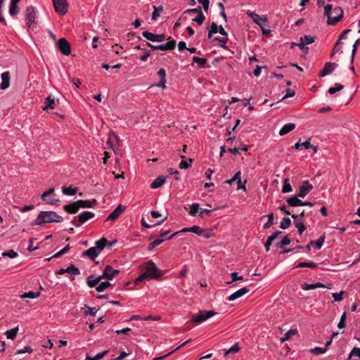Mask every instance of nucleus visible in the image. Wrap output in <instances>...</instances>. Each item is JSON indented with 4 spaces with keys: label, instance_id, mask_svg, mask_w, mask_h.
Segmentation results:
<instances>
[{
    "label": "nucleus",
    "instance_id": "nucleus-1",
    "mask_svg": "<svg viewBox=\"0 0 360 360\" xmlns=\"http://www.w3.org/2000/svg\"><path fill=\"white\" fill-rule=\"evenodd\" d=\"M143 269H145L144 272L134 281L136 285H138L146 279H157L162 276V270L158 269L156 264L152 261L146 262Z\"/></svg>",
    "mask_w": 360,
    "mask_h": 360
},
{
    "label": "nucleus",
    "instance_id": "nucleus-2",
    "mask_svg": "<svg viewBox=\"0 0 360 360\" xmlns=\"http://www.w3.org/2000/svg\"><path fill=\"white\" fill-rule=\"evenodd\" d=\"M63 221V217L53 211H41L32 226H43L47 223H59Z\"/></svg>",
    "mask_w": 360,
    "mask_h": 360
},
{
    "label": "nucleus",
    "instance_id": "nucleus-3",
    "mask_svg": "<svg viewBox=\"0 0 360 360\" xmlns=\"http://www.w3.org/2000/svg\"><path fill=\"white\" fill-rule=\"evenodd\" d=\"M214 314H216V312L212 310L200 311L198 314H195L191 316V321L198 324L212 317Z\"/></svg>",
    "mask_w": 360,
    "mask_h": 360
},
{
    "label": "nucleus",
    "instance_id": "nucleus-4",
    "mask_svg": "<svg viewBox=\"0 0 360 360\" xmlns=\"http://www.w3.org/2000/svg\"><path fill=\"white\" fill-rule=\"evenodd\" d=\"M55 11L60 15L68 13V3L67 0H53Z\"/></svg>",
    "mask_w": 360,
    "mask_h": 360
},
{
    "label": "nucleus",
    "instance_id": "nucleus-5",
    "mask_svg": "<svg viewBox=\"0 0 360 360\" xmlns=\"http://www.w3.org/2000/svg\"><path fill=\"white\" fill-rule=\"evenodd\" d=\"M333 13L335 15V17H329L327 20L328 25H335L342 20L344 15L343 10L340 7H335L333 9Z\"/></svg>",
    "mask_w": 360,
    "mask_h": 360
},
{
    "label": "nucleus",
    "instance_id": "nucleus-6",
    "mask_svg": "<svg viewBox=\"0 0 360 360\" xmlns=\"http://www.w3.org/2000/svg\"><path fill=\"white\" fill-rule=\"evenodd\" d=\"M57 46H58V49L60 50V51L63 54H64L65 56H69L70 54V53H71L70 45L66 39H65V38L59 39V40L58 41V43H57Z\"/></svg>",
    "mask_w": 360,
    "mask_h": 360
},
{
    "label": "nucleus",
    "instance_id": "nucleus-7",
    "mask_svg": "<svg viewBox=\"0 0 360 360\" xmlns=\"http://www.w3.org/2000/svg\"><path fill=\"white\" fill-rule=\"evenodd\" d=\"M142 35L146 39L153 41V42H155V41L162 42V41H165L166 39V36L165 34H155L151 33L148 31L143 32Z\"/></svg>",
    "mask_w": 360,
    "mask_h": 360
},
{
    "label": "nucleus",
    "instance_id": "nucleus-8",
    "mask_svg": "<svg viewBox=\"0 0 360 360\" xmlns=\"http://www.w3.org/2000/svg\"><path fill=\"white\" fill-rule=\"evenodd\" d=\"M36 17V13L34 7L29 6L25 11V19L28 27H31L35 24L34 19Z\"/></svg>",
    "mask_w": 360,
    "mask_h": 360
},
{
    "label": "nucleus",
    "instance_id": "nucleus-9",
    "mask_svg": "<svg viewBox=\"0 0 360 360\" xmlns=\"http://www.w3.org/2000/svg\"><path fill=\"white\" fill-rule=\"evenodd\" d=\"M119 273H120L119 270L114 269H112V267L111 266L107 265L103 270V275H101V277L103 279L105 278L108 280H112Z\"/></svg>",
    "mask_w": 360,
    "mask_h": 360
},
{
    "label": "nucleus",
    "instance_id": "nucleus-10",
    "mask_svg": "<svg viewBox=\"0 0 360 360\" xmlns=\"http://www.w3.org/2000/svg\"><path fill=\"white\" fill-rule=\"evenodd\" d=\"M313 188V186L308 181H303L302 184L299 187V198H304Z\"/></svg>",
    "mask_w": 360,
    "mask_h": 360
},
{
    "label": "nucleus",
    "instance_id": "nucleus-11",
    "mask_svg": "<svg viewBox=\"0 0 360 360\" xmlns=\"http://www.w3.org/2000/svg\"><path fill=\"white\" fill-rule=\"evenodd\" d=\"M248 15L254 22L257 24L261 28H262V25H266L267 18L265 16H259L258 14H256L253 12L248 11Z\"/></svg>",
    "mask_w": 360,
    "mask_h": 360
},
{
    "label": "nucleus",
    "instance_id": "nucleus-12",
    "mask_svg": "<svg viewBox=\"0 0 360 360\" xmlns=\"http://www.w3.org/2000/svg\"><path fill=\"white\" fill-rule=\"evenodd\" d=\"M125 210V207L119 205L108 217L106 221H115L120 217Z\"/></svg>",
    "mask_w": 360,
    "mask_h": 360
},
{
    "label": "nucleus",
    "instance_id": "nucleus-13",
    "mask_svg": "<svg viewBox=\"0 0 360 360\" xmlns=\"http://www.w3.org/2000/svg\"><path fill=\"white\" fill-rule=\"evenodd\" d=\"M337 64L335 63L328 62L325 64L323 70L319 72V76L321 77H323L328 74L333 72V71L336 68Z\"/></svg>",
    "mask_w": 360,
    "mask_h": 360
},
{
    "label": "nucleus",
    "instance_id": "nucleus-14",
    "mask_svg": "<svg viewBox=\"0 0 360 360\" xmlns=\"http://www.w3.org/2000/svg\"><path fill=\"white\" fill-rule=\"evenodd\" d=\"M250 291V289L247 287L242 288L237 290L236 292L231 294L229 297V301H234L242 296H243L245 294L248 293Z\"/></svg>",
    "mask_w": 360,
    "mask_h": 360
},
{
    "label": "nucleus",
    "instance_id": "nucleus-15",
    "mask_svg": "<svg viewBox=\"0 0 360 360\" xmlns=\"http://www.w3.org/2000/svg\"><path fill=\"white\" fill-rule=\"evenodd\" d=\"M63 210L69 214H73L77 213L79 210V204L77 203V200L64 205Z\"/></svg>",
    "mask_w": 360,
    "mask_h": 360
},
{
    "label": "nucleus",
    "instance_id": "nucleus-16",
    "mask_svg": "<svg viewBox=\"0 0 360 360\" xmlns=\"http://www.w3.org/2000/svg\"><path fill=\"white\" fill-rule=\"evenodd\" d=\"M292 218L294 219V224L295 226L298 229V232L300 235H302V233L306 230V226L303 224V221L301 219H298L297 216H295V214H291Z\"/></svg>",
    "mask_w": 360,
    "mask_h": 360
},
{
    "label": "nucleus",
    "instance_id": "nucleus-17",
    "mask_svg": "<svg viewBox=\"0 0 360 360\" xmlns=\"http://www.w3.org/2000/svg\"><path fill=\"white\" fill-rule=\"evenodd\" d=\"M2 82L0 84V89L4 90L7 89L10 85V73L9 72H4L1 75Z\"/></svg>",
    "mask_w": 360,
    "mask_h": 360
},
{
    "label": "nucleus",
    "instance_id": "nucleus-18",
    "mask_svg": "<svg viewBox=\"0 0 360 360\" xmlns=\"http://www.w3.org/2000/svg\"><path fill=\"white\" fill-rule=\"evenodd\" d=\"M158 75L160 78V82L157 84V86L162 89L166 88V71L165 69L161 68L158 72Z\"/></svg>",
    "mask_w": 360,
    "mask_h": 360
},
{
    "label": "nucleus",
    "instance_id": "nucleus-19",
    "mask_svg": "<svg viewBox=\"0 0 360 360\" xmlns=\"http://www.w3.org/2000/svg\"><path fill=\"white\" fill-rule=\"evenodd\" d=\"M94 216L95 215L93 212L86 211L77 216V217H78V221L79 222V224H82L85 223L87 220L94 217Z\"/></svg>",
    "mask_w": 360,
    "mask_h": 360
},
{
    "label": "nucleus",
    "instance_id": "nucleus-20",
    "mask_svg": "<svg viewBox=\"0 0 360 360\" xmlns=\"http://www.w3.org/2000/svg\"><path fill=\"white\" fill-rule=\"evenodd\" d=\"M102 279L101 276L95 277L94 275H91L86 278V284L89 288H94L96 287Z\"/></svg>",
    "mask_w": 360,
    "mask_h": 360
},
{
    "label": "nucleus",
    "instance_id": "nucleus-21",
    "mask_svg": "<svg viewBox=\"0 0 360 360\" xmlns=\"http://www.w3.org/2000/svg\"><path fill=\"white\" fill-rule=\"evenodd\" d=\"M299 197L293 196L291 198H288L286 199V202L289 206L291 207H298V206H302L304 204V202L302 201L300 199L298 198Z\"/></svg>",
    "mask_w": 360,
    "mask_h": 360
},
{
    "label": "nucleus",
    "instance_id": "nucleus-22",
    "mask_svg": "<svg viewBox=\"0 0 360 360\" xmlns=\"http://www.w3.org/2000/svg\"><path fill=\"white\" fill-rule=\"evenodd\" d=\"M77 203L79 204V208H91L96 205V200H78Z\"/></svg>",
    "mask_w": 360,
    "mask_h": 360
},
{
    "label": "nucleus",
    "instance_id": "nucleus-23",
    "mask_svg": "<svg viewBox=\"0 0 360 360\" xmlns=\"http://www.w3.org/2000/svg\"><path fill=\"white\" fill-rule=\"evenodd\" d=\"M56 106L55 99L52 98L51 96L46 98L44 101V106L42 108L44 110H47L49 109H54Z\"/></svg>",
    "mask_w": 360,
    "mask_h": 360
},
{
    "label": "nucleus",
    "instance_id": "nucleus-24",
    "mask_svg": "<svg viewBox=\"0 0 360 360\" xmlns=\"http://www.w3.org/2000/svg\"><path fill=\"white\" fill-rule=\"evenodd\" d=\"M83 254L89 257L91 260H94V259L98 255V252L96 247H91L84 251Z\"/></svg>",
    "mask_w": 360,
    "mask_h": 360
},
{
    "label": "nucleus",
    "instance_id": "nucleus-25",
    "mask_svg": "<svg viewBox=\"0 0 360 360\" xmlns=\"http://www.w3.org/2000/svg\"><path fill=\"white\" fill-rule=\"evenodd\" d=\"M295 128V124L293 123H288L285 124L280 130L279 134L281 136H284L287 134L288 132L292 131Z\"/></svg>",
    "mask_w": 360,
    "mask_h": 360
},
{
    "label": "nucleus",
    "instance_id": "nucleus-26",
    "mask_svg": "<svg viewBox=\"0 0 360 360\" xmlns=\"http://www.w3.org/2000/svg\"><path fill=\"white\" fill-rule=\"evenodd\" d=\"M165 182V177L163 176H159L157 177L151 184L150 187L152 188H158L162 186V184Z\"/></svg>",
    "mask_w": 360,
    "mask_h": 360
},
{
    "label": "nucleus",
    "instance_id": "nucleus-27",
    "mask_svg": "<svg viewBox=\"0 0 360 360\" xmlns=\"http://www.w3.org/2000/svg\"><path fill=\"white\" fill-rule=\"evenodd\" d=\"M118 141H119V139L115 133L111 132L109 134V138H108V143L109 144H110L111 148L115 147L117 145H118Z\"/></svg>",
    "mask_w": 360,
    "mask_h": 360
},
{
    "label": "nucleus",
    "instance_id": "nucleus-28",
    "mask_svg": "<svg viewBox=\"0 0 360 360\" xmlns=\"http://www.w3.org/2000/svg\"><path fill=\"white\" fill-rule=\"evenodd\" d=\"M161 51L173 50L176 47V41L172 39L166 44H160Z\"/></svg>",
    "mask_w": 360,
    "mask_h": 360
},
{
    "label": "nucleus",
    "instance_id": "nucleus-29",
    "mask_svg": "<svg viewBox=\"0 0 360 360\" xmlns=\"http://www.w3.org/2000/svg\"><path fill=\"white\" fill-rule=\"evenodd\" d=\"M218 32L224 37L221 38H215V39L220 42L226 43L228 39V34L221 25L219 27Z\"/></svg>",
    "mask_w": 360,
    "mask_h": 360
},
{
    "label": "nucleus",
    "instance_id": "nucleus-30",
    "mask_svg": "<svg viewBox=\"0 0 360 360\" xmlns=\"http://www.w3.org/2000/svg\"><path fill=\"white\" fill-rule=\"evenodd\" d=\"M191 340H188L187 341L184 342V343H182L180 346H179L178 347H176L175 349H174L173 351L169 352L168 354H165V355H163L162 356H159V357H155L153 359V360H163L165 359L166 357L167 356H169L171 354H172L173 353H174L176 351H177L178 349H179L180 348H181L182 347L185 346L189 341Z\"/></svg>",
    "mask_w": 360,
    "mask_h": 360
},
{
    "label": "nucleus",
    "instance_id": "nucleus-31",
    "mask_svg": "<svg viewBox=\"0 0 360 360\" xmlns=\"http://www.w3.org/2000/svg\"><path fill=\"white\" fill-rule=\"evenodd\" d=\"M297 333V329H290V330H289L288 332H286L284 334L283 337H282L281 338V342H283L285 341H287V340H290L291 336H293V335H296Z\"/></svg>",
    "mask_w": 360,
    "mask_h": 360
},
{
    "label": "nucleus",
    "instance_id": "nucleus-32",
    "mask_svg": "<svg viewBox=\"0 0 360 360\" xmlns=\"http://www.w3.org/2000/svg\"><path fill=\"white\" fill-rule=\"evenodd\" d=\"M181 161L179 163V168L181 169H188V167H191V163L193 162V159L191 158H189L188 159V162L190 163H188L186 160H184V159L186 158L185 156L184 155H181Z\"/></svg>",
    "mask_w": 360,
    "mask_h": 360
},
{
    "label": "nucleus",
    "instance_id": "nucleus-33",
    "mask_svg": "<svg viewBox=\"0 0 360 360\" xmlns=\"http://www.w3.org/2000/svg\"><path fill=\"white\" fill-rule=\"evenodd\" d=\"M78 188L77 187L72 188V187H65L63 186L62 188V191L65 195H74L77 193Z\"/></svg>",
    "mask_w": 360,
    "mask_h": 360
},
{
    "label": "nucleus",
    "instance_id": "nucleus-34",
    "mask_svg": "<svg viewBox=\"0 0 360 360\" xmlns=\"http://www.w3.org/2000/svg\"><path fill=\"white\" fill-rule=\"evenodd\" d=\"M107 243H108V240L105 237H103L100 240H98L96 242V248L98 249V250L101 251L104 249V248L105 247Z\"/></svg>",
    "mask_w": 360,
    "mask_h": 360
},
{
    "label": "nucleus",
    "instance_id": "nucleus-35",
    "mask_svg": "<svg viewBox=\"0 0 360 360\" xmlns=\"http://www.w3.org/2000/svg\"><path fill=\"white\" fill-rule=\"evenodd\" d=\"M18 331V327H16V328H14L7 330L5 333V335H6V338L8 339L13 340L15 338Z\"/></svg>",
    "mask_w": 360,
    "mask_h": 360
},
{
    "label": "nucleus",
    "instance_id": "nucleus-36",
    "mask_svg": "<svg viewBox=\"0 0 360 360\" xmlns=\"http://www.w3.org/2000/svg\"><path fill=\"white\" fill-rule=\"evenodd\" d=\"M108 352V350H105L101 353H98L94 357H91L89 355H86V358L84 360H100L103 357L105 356V355H106Z\"/></svg>",
    "mask_w": 360,
    "mask_h": 360
},
{
    "label": "nucleus",
    "instance_id": "nucleus-37",
    "mask_svg": "<svg viewBox=\"0 0 360 360\" xmlns=\"http://www.w3.org/2000/svg\"><path fill=\"white\" fill-rule=\"evenodd\" d=\"M39 295L40 294L39 292H34L30 291V292H25L24 294L21 295L20 297H21V299H25V298L34 299V298L38 297L39 296Z\"/></svg>",
    "mask_w": 360,
    "mask_h": 360
},
{
    "label": "nucleus",
    "instance_id": "nucleus-38",
    "mask_svg": "<svg viewBox=\"0 0 360 360\" xmlns=\"http://www.w3.org/2000/svg\"><path fill=\"white\" fill-rule=\"evenodd\" d=\"M67 273L70 274L71 275H79L80 271L79 269L73 264H71L67 269H65Z\"/></svg>",
    "mask_w": 360,
    "mask_h": 360
},
{
    "label": "nucleus",
    "instance_id": "nucleus-39",
    "mask_svg": "<svg viewBox=\"0 0 360 360\" xmlns=\"http://www.w3.org/2000/svg\"><path fill=\"white\" fill-rule=\"evenodd\" d=\"M218 29H219V27L217 26V25L215 22H212L209 28L208 36H207L208 38L211 39L212 37V34H215L218 32Z\"/></svg>",
    "mask_w": 360,
    "mask_h": 360
},
{
    "label": "nucleus",
    "instance_id": "nucleus-40",
    "mask_svg": "<svg viewBox=\"0 0 360 360\" xmlns=\"http://www.w3.org/2000/svg\"><path fill=\"white\" fill-rule=\"evenodd\" d=\"M192 60L194 63L198 64L200 68H204L207 63V60L205 58H199L197 56H193Z\"/></svg>",
    "mask_w": 360,
    "mask_h": 360
},
{
    "label": "nucleus",
    "instance_id": "nucleus-41",
    "mask_svg": "<svg viewBox=\"0 0 360 360\" xmlns=\"http://www.w3.org/2000/svg\"><path fill=\"white\" fill-rule=\"evenodd\" d=\"M199 204L198 203H193L190 208L189 213L192 216H196L198 215L200 209H199Z\"/></svg>",
    "mask_w": 360,
    "mask_h": 360
},
{
    "label": "nucleus",
    "instance_id": "nucleus-42",
    "mask_svg": "<svg viewBox=\"0 0 360 360\" xmlns=\"http://www.w3.org/2000/svg\"><path fill=\"white\" fill-rule=\"evenodd\" d=\"M291 224V219L289 217H284L281 221L280 228L282 229H288Z\"/></svg>",
    "mask_w": 360,
    "mask_h": 360
},
{
    "label": "nucleus",
    "instance_id": "nucleus-43",
    "mask_svg": "<svg viewBox=\"0 0 360 360\" xmlns=\"http://www.w3.org/2000/svg\"><path fill=\"white\" fill-rule=\"evenodd\" d=\"M111 283L109 281H104L99 283L98 286L96 287V290L98 292H103L105 288L111 286Z\"/></svg>",
    "mask_w": 360,
    "mask_h": 360
},
{
    "label": "nucleus",
    "instance_id": "nucleus-44",
    "mask_svg": "<svg viewBox=\"0 0 360 360\" xmlns=\"http://www.w3.org/2000/svg\"><path fill=\"white\" fill-rule=\"evenodd\" d=\"M292 191V188L290 184L289 183V180L288 179H285L284 180L282 192L285 193H290Z\"/></svg>",
    "mask_w": 360,
    "mask_h": 360
},
{
    "label": "nucleus",
    "instance_id": "nucleus-45",
    "mask_svg": "<svg viewBox=\"0 0 360 360\" xmlns=\"http://www.w3.org/2000/svg\"><path fill=\"white\" fill-rule=\"evenodd\" d=\"M290 242H291V240L288 238V236H285L281 242L276 243V246L278 248H283V246L289 245L290 243Z\"/></svg>",
    "mask_w": 360,
    "mask_h": 360
},
{
    "label": "nucleus",
    "instance_id": "nucleus-46",
    "mask_svg": "<svg viewBox=\"0 0 360 360\" xmlns=\"http://www.w3.org/2000/svg\"><path fill=\"white\" fill-rule=\"evenodd\" d=\"M154 11L152 15V20H155L160 15L161 12L163 11L162 6L155 7L153 6Z\"/></svg>",
    "mask_w": 360,
    "mask_h": 360
},
{
    "label": "nucleus",
    "instance_id": "nucleus-47",
    "mask_svg": "<svg viewBox=\"0 0 360 360\" xmlns=\"http://www.w3.org/2000/svg\"><path fill=\"white\" fill-rule=\"evenodd\" d=\"M343 88H344V86L342 84L336 83L335 86L330 87L328 89V93L330 94H333L336 93L337 91H341L342 89H343Z\"/></svg>",
    "mask_w": 360,
    "mask_h": 360
},
{
    "label": "nucleus",
    "instance_id": "nucleus-48",
    "mask_svg": "<svg viewBox=\"0 0 360 360\" xmlns=\"http://www.w3.org/2000/svg\"><path fill=\"white\" fill-rule=\"evenodd\" d=\"M300 41H302L305 44H310L314 41V37L310 35H304L300 37Z\"/></svg>",
    "mask_w": 360,
    "mask_h": 360
},
{
    "label": "nucleus",
    "instance_id": "nucleus-49",
    "mask_svg": "<svg viewBox=\"0 0 360 360\" xmlns=\"http://www.w3.org/2000/svg\"><path fill=\"white\" fill-rule=\"evenodd\" d=\"M19 13L18 4H10L9 13L11 15H16Z\"/></svg>",
    "mask_w": 360,
    "mask_h": 360
},
{
    "label": "nucleus",
    "instance_id": "nucleus-50",
    "mask_svg": "<svg viewBox=\"0 0 360 360\" xmlns=\"http://www.w3.org/2000/svg\"><path fill=\"white\" fill-rule=\"evenodd\" d=\"M205 20V16L202 12H200L193 20L197 22L198 25H202Z\"/></svg>",
    "mask_w": 360,
    "mask_h": 360
},
{
    "label": "nucleus",
    "instance_id": "nucleus-51",
    "mask_svg": "<svg viewBox=\"0 0 360 360\" xmlns=\"http://www.w3.org/2000/svg\"><path fill=\"white\" fill-rule=\"evenodd\" d=\"M201 236L205 238H210L214 236V231L211 229H202Z\"/></svg>",
    "mask_w": 360,
    "mask_h": 360
},
{
    "label": "nucleus",
    "instance_id": "nucleus-52",
    "mask_svg": "<svg viewBox=\"0 0 360 360\" xmlns=\"http://www.w3.org/2000/svg\"><path fill=\"white\" fill-rule=\"evenodd\" d=\"M240 350V347H238V344H235L233 346H232L231 348H229L228 350H226L224 352V356H227L229 354L231 353H236Z\"/></svg>",
    "mask_w": 360,
    "mask_h": 360
},
{
    "label": "nucleus",
    "instance_id": "nucleus-53",
    "mask_svg": "<svg viewBox=\"0 0 360 360\" xmlns=\"http://www.w3.org/2000/svg\"><path fill=\"white\" fill-rule=\"evenodd\" d=\"M333 6L330 4H328L324 6V15L327 16L328 19H329V17L331 16V13H333Z\"/></svg>",
    "mask_w": 360,
    "mask_h": 360
},
{
    "label": "nucleus",
    "instance_id": "nucleus-54",
    "mask_svg": "<svg viewBox=\"0 0 360 360\" xmlns=\"http://www.w3.org/2000/svg\"><path fill=\"white\" fill-rule=\"evenodd\" d=\"M190 232L194 233L197 234L198 236H201V234L202 233V229H201L198 226L195 225V226L190 227Z\"/></svg>",
    "mask_w": 360,
    "mask_h": 360
},
{
    "label": "nucleus",
    "instance_id": "nucleus-55",
    "mask_svg": "<svg viewBox=\"0 0 360 360\" xmlns=\"http://www.w3.org/2000/svg\"><path fill=\"white\" fill-rule=\"evenodd\" d=\"M341 44L342 42L340 40H338L336 41L333 49L332 53L330 55L331 57L333 56L337 52H338L342 49Z\"/></svg>",
    "mask_w": 360,
    "mask_h": 360
},
{
    "label": "nucleus",
    "instance_id": "nucleus-56",
    "mask_svg": "<svg viewBox=\"0 0 360 360\" xmlns=\"http://www.w3.org/2000/svg\"><path fill=\"white\" fill-rule=\"evenodd\" d=\"M4 257H9L10 258H15L18 256V253L13 250H10L8 251L4 252L2 253Z\"/></svg>",
    "mask_w": 360,
    "mask_h": 360
},
{
    "label": "nucleus",
    "instance_id": "nucleus-57",
    "mask_svg": "<svg viewBox=\"0 0 360 360\" xmlns=\"http://www.w3.org/2000/svg\"><path fill=\"white\" fill-rule=\"evenodd\" d=\"M324 240L325 236L323 235L321 236L317 240L314 241V245H315L318 249H321L323 246Z\"/></svg>",
    "mask_w": 360,
    "mask_h": 360
},
{
    "label": "nucleus",
    "instance_id": "nucleus-58",
    "mask_svg": "<svg viewBox=\"0 0 360 360\" xmlns=\"http://www.w3.org/2000/svg\"><path fill=\"white\" fill-rule=\"evenodd\" d=\"M356 356L360 358V348L359 347H354L352 350L351 351L348 359L349 360L352 356Z\"/></svg>",
    "mask_w": 360,
    "mask_h": 360
},
{
    "label": "nucleus",
    "instance_id": "nucleus-59",
    "mask_svg": "<svg viewBox=\"0 0 360 360\" xmlns=\"http://www.w3.org/2000/svg\"><path fill=\"white\" fill-rule=\"evenodd\" d=\"M344 291H340L339 293L334 292L332 294L333 297L334 298L335 302H340L342 300V296L344 295Z\"/></svg>",
    "mask_w": 360,
    "mask_h": 360
},
{
    "label": "nucleus",
    "instance_id": "nucleus-60",
    "mask_svg": "<svg viewBox=\"0 0 360 360\" xmlns=\"http://www.w3.org/2000/svg\"><path fill=\"white\" fill-rule=\"evenodd\" d=\"M200 12H202V8L199 6H198L197 8H191V9H188L186 10L184 13H188V14H193V13H198L200 14Z\"/></svg>",
    "mask_w": 360,
    "mask_h": 360
},
{
    "label": "nucleus",
    "instance_id": "nucleus-61",
    "mask_svg": "<svg viewBox=\"0 0 360 360\" xmlns=\"http://www.w3.org/2000/svg\"><path fill=\"white\" fill-rule=\"evenodd\" d=\"M84 307L87 309V311H84V314L86 315H87V314H90L91 316L96 315L98 310L95 307H89L86 305H84Z\"/></svg>",
    "mask_w": 360,
    "mask_h": 360
},
{
    "label": "nucleus",
    "instance_id": "nucleus-62",
    "mask_svg": "<svg viewBox=\"0 0 360 360\" xmlns=\"http://www.w3.org/2000/svg\"><path fill=\"white\" fill-rule=\"evenodd\" d=\"M231 276L232 278V281L227 283L229 285L232 284L233 281H240L243 279V276H238L236 272H232L231 274Z\"/></svg>",
    "mask_w": 360,
    "mask_h": 360
},
{
    "label": "nucleus",
    "instance_id": "nucleus-63",
    "mask_svg": "<svg viewBox=\"0 0 360 360\" xmlns=\"http://www.w3.org/2000/svg\"><path fill=\"white\" fill-rule=\"evenodd\" d=\"M213 210H207V209H200L198 217L200 218H203V214H205L206 215L209 216L212 212Z\"/></svg>",
    "mask_w": 360,
    "mask_h": 360
},
{
    "label": "nucleus",
    "instance_id": "nucleus-64",
    "mask_svg": "<svg viewBox=\"0 0 360 360\" xmlns=\"http://www.w3.org/2000/svg\"><path fill=\"white\" fill-rule=\"evenodd\" d=\"M54 192V188H49L48 191L44 192L41 196V198L42 200H46V198L48 196H49L50 195H51Z\"/></svg>",
    "mask_w": 360,
    "mask_h": 360
}]
</instances>
